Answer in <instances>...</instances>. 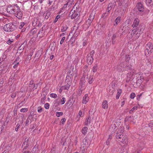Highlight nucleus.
Wrapping results in <instances>:
<instances>
[{"label": "nucleus", "mask_w": 153, "mask_h": 153, "mask_svg": "<svg viewBox=\"0 0 153 153\" xmlns=\"http://www.w3.org/2000/svg\"><path fill=\"white\" fill-rule=\"evenodd\" d=\"M150 52H151L150 50L148 48L147 49L146 48V49L145 51V53L146 55H148Z\"/></svg>", "instance_id": "nucleus-33"}, {"label": "nucleus", "mask_w": 153, "mask_h": 153, "mask_svg": "<svg viewBox=\"0 0 153 153\" xmlns=\"http://www.w3.org/2000/svg\"><path fill=\"white\" fill-rule=\"evenodd\" d=\"M68 28V27L66 25H63L61 29V31L63 32L65 31Z\"/></svg>", "instance_id": "nucleus-28"}, {"label": "nucleus", "mask_w": 153, "mask_h": 153, "mask_svg": "<svg viewBox=\"0 0 153 153\" xmlns=\"http://www.w3.org/2000/svg\"><path fill=\"white\" fill-rule=\"evenodd\" d=\"M51 14L50 12L49 11H47L44 13V15L45 16V19H48Z\"/></svg>", "instance_id": "nucleus-27"}, {"label": "nucleus", "mask_w": 153, "mask_h": 153, "mask_svg": "<svg viewBox=\"0 0 153 153\" xmlns=\"http://www.w3.org/2000/svg\"><path fill=\"white\" fill-rule=\"evenodd\" d=\"M28 110L27 108H22L20 110V111L22 112H26Z\"/></svg>", "instance_id": "nucleus-42"}, {"label": "nucleus", "mask_w": 153, "mask_h": 153, "mask_svg": "<svg viewBox=\"0 0 153 153\" xmlns=\"http://www.w3.org/2000/svg\"><path fill=\"white\" fill-rule=\"evenodd\" d=\"M69 15L71 16V18L73 19L77 18L78 14L77 12L75 11L74 10H72L69 13Z\"/></svg>", "instance_id": "nucleus-6"}, {"label": "nucleus", "mask_w": 153, "mask_h": 153, "mask_svg": "<svg viewBox=\"0 0 153 153\" xmlns=\"http://www.w3.org/2000/svg\"><path fill=\"white\" fill-rule=\"evenodd\" d=\"M89 100V97L88 96V95L87 94H86L83 97L82 102L83 104H85L88 102Z\"/></svg>", "instance_id": "nucleus-12"}, {"label": "nucleus", "mask_w": 153, "mask_h": 153, "mask_svg": "<svg viewBox=\"0 0 153 153\" xmlns=\"http://www.w3.org/2000/svg\"><path fill=\"white\" fill-rule=\"evenodd\" d=\"M16 27L13 23H8L5 25L4 27V29L5 31L10 32L14 30Z\"/></svg>", "instance_id": "nucleus-3"}, {"label": "nucleus", "mask_w": 153, "mask_h": 153, "mask_svg": "<svg viewBox=\"0 0 153 153\" xmlns=\"http://www.w3.org/2000/svg\"><path fill=\"white\" fill-rule=\"evenodd\" d=\"M65 9L63 8V7L61 8L60 9V10L59 12V14L60 13H61V12H62L63 11H63H65Z\"/></svg>", "instance_id": "nucleus-51"}, {"label": "nucleus", "mask_w": 153, "mask_h": 153, "mask_svg": "<svg viewBox=\"0 0 153 153\" xmlns=\"http://www.w3.org/2000/svg\"><path fill=\"white\" fill-rule=\"evenodd\" d=\"M68 4V3H67V4H65L64 5V6L63 7L65 9L67 7V6Z\"/></svg>", "instance_id": "nucleus-60"}, {"label": "nucleus", "mask_w": 153, "mask_h": 153, "mask_svg": "<svg viewBox=\"0 0 153 153\" xmlns=\"http://www.w3.org/2000/svg\"><path fill=\"white\" fill-rule=\"evenodd\" d=\"M95 51L94 50L91 51L90 53L88 54L87 58V62L89 65H91L93 61V56Z\"/></svg>", "instance_id": "nucleus-4"}, {"label": "nucleus", "mask_w": 153, "mask_h": 153, "mask_svg": "<svg viewBox=\"0 0 153 153\" xmlns=\"http://www.w3.org/2000/svg\"><path fill=\"white\" fill-rule=\"evenodd\" d=\"M116 37V34H114L113 35V36H112V44L114 43V42L115 41V39Z\"/></svg>", "instance_id": "nucleus-40"}, {"label": "nucleus", "mask_w": 153, "mask_h": 153, "mask_svg": "<svg viewBox=\"0 0 153 153\" xmlns=\"http://www.w3.org/2000/svg\"><path fill=\"white\" fill-rule=\"evenodd\" d=\"M130 56L128 55H126L125 56V59L126 62H128L130 60Z\"/></svg>", "instance_id": "nucleus-38"}, {"label": "nucleus", "mask_w": 153, "mask_h": 153, "mask_svg": "<svg viewBox=\"0 0 153 153\" xmlns=\"http://www.w3.org/2000/svg\"><path fill=\"white\" fill-rule=\"evenodd\" d=\"M143 31V28H140V27L134 29L131 31L130 36H128L129 39H130L133 38V40H136L140 36V34Z\"/></svg>", "instance_id": "nucleus-2"}, {"label": "nucleus", "mask_w": 153, "mask_h": 153, "mask_svg": "<svg viewBox=\"0 0 153 153\" xmlns=\"http://www.w3.org/2000/svg\"><path fill=\"white\" fill-rule=\"evenodd\" d=\"M137 107L136 106H134L130 110V111H132L133 112L134 110H136L137 109Z\"/></svg>", "instance_id": "nucleus-49"}, {"label": "nucleus", "mask_w": 153, "mask_h": 153, "mask_svg": "<svg viewBox=\"0 0 153 153\" xmlns=\"http://www.w3.org/2000/svg\"><path fill=\"white\" fill-rule=\"evenodd\" d=\"M118 139H119L118 140L124 144H127L128 143V140L126 136H123V135L122 137Z\"/></svg>", "instance_id": "nucleus-9"}, {"label": "nucleus", "mask_w": 153, "mask_h": 153, "mask_svg": "<svg viewBox=\"0 0 153 153\" xmlns=\"http://www.w3.org/2000/svg\"><path fill=\"white\" fill-rule=\"evenodd\" d=\"M16 96V94H13L11 95V97L12 98H14Z\"/></svg>", "instance_id": "nucleus-58"}, {"label": "nucleus", "mask_w": 153, "mask_h": 153, "mask_svg": "<svg viewBox=\"0 0 153 153\" xmlns=\"http://www.w3.org/2000/svg\"><path fill=\"white\" fill-rule=\"evenodd\" d=\"M93 78H91L88 81V83L90 84H91L93 82Z\"/></svg>", "instance_id": "nucleus-53"}, {"label": "nucleus", "mask_w": 153, "mask_h": 153, "mask_svg": "<svg viewBox=\"0 0 153 153\" xmlns=\"http://www.w3.org/2000/svg\"><path fill=\"white\" fill-rule=\"evenodd\" d=\"M145 48H148L150 50L151 52H152V51L153 49V45L152 43L149 42L146 45Z\"/></svg>", "instance_id": "nucleus-17"}, {"label": "nucleus", "mask_w": 153, "mask_h": 153, "mask_svg": "<svg viewBox=\"0 0 153 153\" xmlns=\"http://www.w3.org/2000/svg\"><path fill=\"white\" fill-rule=\"evenodd\" d=\"M34 84V81L33 80H31L30 81V83L29 85H33Z\"/></svg>", "instance_id": "nucleus-57"}, {"label": "nucleus", "mask_w": 153, "mask_h": 153, "mask_svg": "<svg viewBox=\"0 0 153 153\" xmlns=\"http://www.w3.org/2000/svg\"><path fill=\"white\" fill-rule=\"evenodd\" d=\"M120 19L121 18L120 17H118L116 18V19L115 20V24H114V25H118L120 22Z\"/></svg>", "instance_id": "nucleus-29"}, {"label": "nucleus", "mask_w": 153, "mask_h": 153, "mask_svg": "<svg viewBox=\"0 0 153 153\" xmlns=\"http://www.w3.org/2000/svg\"><path fill=\"white\" fill-rule=\"evenodd\" d=\"M25 25V23L23 22H21L20 25L19 26V29H22L24 26Z\"/></svg>", "instance_id": "nucleus-41"}, {"label": "nucleus", "mask_w": 153, "mask_h": 153, "mask_svg": "<svg viewBox=\"0 0 153 153\" xmlns=\"http://www.w3.org/2000/svg\"><path fill=\"white\" fill-rule=\"evenodd\" d=\"M124 132V127L120 126L119 131L117 132L116 135V137L117 139L121 138L123 137L122 133Z\"/></svg>", "instance_id": "nucleus-5"}, {"label": "nucleus", "mask_w": 153, "mask_h": 153, "mask_svg": "<svg viewBox=\"0 0 153 153\" xmlns=\"http://www.w3.org/2000/svg\"><path fill=\"white\" fill-rule=\"evenodd\" d=\"M7 11L8 13L13 14L18 18H21L23 15L22 11L20 7L17 4H9L7 7Z\"/></svg>", "instance_id": "nucleus-1"}, {"label": "nucleus", "mask_w": 153, "mask_h": 153, "mask_svg": "<svg viewBox=\"0 0 153 153\" xmlns=\"http://www.w3.org/2000/svg\"><path fill=\"white\" fill-rule=\"evenodd\" d=\"M142 93H141L139 95H138L137 96V99H138V98H140V97L142 95Z\"/></svg>", "instance_id": "nucleus-61"}, {"label": "nucleus", "mask_w": 153, "mask_h": 153, "mask_svg": "<svg viewBox=\"0 0 153 153\" xmlns=\"http://www.w3.org/2000/svg\"><path fill=\"white\" fill-rule=\"evenodd\" d=\"M60 17V16L59 15H57L56 17L55 18V20L54 21V22L55 23L58 20V19Z\"/></svg>", "instance_id": "nucleus-47"}, {"label": "nucleus", "mask_w": 153, "mask_h": 153, "mask_svg": "<svg viewBox=\"0 0 153 153\" xmlns=\"http://www.w3.org/2000/svg\"><path fill=\"white\" fill-rule=\"evenodd\" d=\"M3 80L0 81V86H1L2 84L3 83Z\"/></svg>", "instance_id": "nucleus-62"}, {"label": "nucleus", "mask_w": 153, "mask_h": 153, "mask_svg": "<svg viewBox=\"0 0 153 153\" xmlns=\"http://www.w3.org/2000/svg\"><path fill=\"white\" fill-rule=\"evenodd\" d=\"M44 29L43 27H42L41 29L40 30L38 34H40V33H42V31H43Z\"/></svg>", "instance_id": "nucleus-54"}, {"label": "nucleus", "mask_w": 153, "mask_h": 153, "mask_svg": "<svg viewBox=\"0 0 153 153\" xmlns=\"http://www.w3.org/2000/svg\"><path fill=\"white\" fill-rule=\"evenodd\" d=\"M13 64L14 65L13 66V68H16L19 64V62L16 61H14Z\"/></svg>", "instance_id": "nucleus-30"}, {"label": "nucleus", "mask_w": 153, "mask_h": 153, "mask_svg": "<svg viewBox=\"0 0 153 153\" xmlns=\"http://www.w3.org/2000/svg\"><path fill=\"white\" fill-rule=\"evenodd\" d=\"M23 153H30V151H25L23 152Z\"/></svg>", "instance_id": "nucleus-64"}, {"label": "nucleus", "mask_w": 153, "mask_h": 153, "mask_svg": "<svg viewBox=\"0 0 153 153\" xmlns=\"http://www.w3.org/2000/svg\"><path fill=\"white\" fill-rule=\"evenodd\" d=\"M146 4L149 7H152L153 5V2L152 0H146Z\"/></svg>", "instance_id": "nucleus-21"}, {"label": "nucleus", "mask_w": 153, "mask_h": 153, "mask_svg": "<svg viewBox=\"0 0 153 153\" xmlns=\"http://www.w3.org/2000/svg\"><path fill=\"white\" fill-rule=\"evenodd\" d=\"M109 12H108L106 11V12L103 14L102 16L104 18H105L107 16L109 13Z\"/></svg>", "instance_id": "nucleus-39"}, {"label": "nucleus", "mask_w": 153, "mask_h": 153, "mask_svg": "<svg viewBox=\"0 0 153 153\" xmlns=\"http://www.w3.org/2000/svg\"><path fill=\"white\" fill-rule=\"evenodd\" d=\"M75 27H74L73 30L71 32V33H74V37H77L79 34V32L77 29Z\"/></svg>", "instance_id": "nucleus-10"}, {"label": "nucleus", "mask_w": 153, "mask_h": 153, "mask_svg": "<svg viewBox=\"0 0 153 153\" xmlns=\"http://www.w3.org/2000/svg\"><path fill=\"white\" fill-rule=\"evenodd\" d=\"M102 108L105 109H107L108 107V102L107 100L103 101L102 103Z\"/></svg>", "instance_id": "nucleus-19"}, {"label": "nucleus", "mask_w": 153, "mask_h": 153, "mask_svg": "<svg viewBox=\"0 0 153 153\" xmlns=\"http://www.w3.org/2000/svg\"><path fill=\"white\" fill-rule=\"evenodd\" d=\"M88 128L87 127H84L82 129V132L84 135H86L88 130Z\"/></svg>", "instance_id": "nucleus-26"}, {"label": "nucleus", "mask_w": 153, "mask_h": 153, "mask_svg": "<svg viewBox=\"0 0 153 153\" xmlns=\"http://www.w3.org/2000/svg\"><path fill=\"white\" fill-rule=\"evenodd\" d=\"M91 121V117L90 116H88L87 118L86 119L84 122V124L85 126H87L90 124Z\"/></svg>", "instance_id": "nucleus-20"}, {"label": "nucleus", "mask_w": 153, "mask_h": 153, "mask_svg": "<svg viewBox=\"0 0 153 153\" xmlns=\"http://www.w3.org/2000/svg\"><path fill=\"white\" fill-rule=\"evenodd\" d=\"M131 118V117H126V118L125 119V121H127L128 120V119H129V118Z\"/></svg>", "instance_id": "nucleus-59"}, {"label": "nucleus", "mask_w": 153, "mask_h": 153, "mask_svg": "<svg viewBox=\"0 0 153 153\" xmlns=\"http://www.w3.org/2000/svg\"><path fill=\"white\" fill-rule=\"evenodd\" d=\"M65 121H66V119L64 118H62L61 119V121L62 122V124H63L65 122Z\"/></svg>", "instance_id": "nucleus-55"}, {"label": "nucleus", "mask_w": 153, "mask_h": 153, "mask_svg": "<svg viewBox=\"0 0 153 153\" xmlns=\"http://www.w3.org/2000/svg\"><path fill=\"white\" fill-rule=\"evenodd\" d=\"M137 7L138 10L140 12L143 11L144 7L143 5L141 3H138L137 5Z\"/></svg>", "instance_id": "nucleus-14"}, {"label": "nucleus", "mask_w": 153, "mask_h": 153, "mask_svg": "<svg viewBox=\"0 0 153 153\" xmlns=\"http://www.w3.org/2000/svg\"><path fill=\"white\" fill-rule=\"evenodd\" d=\"M83 115L82 114V111H81L80 110L78 113V114L76 118V120L78 121L79 120L80 117H83Z\"/></svg>", "instance_id": "nucleus-22"}, {"label": "nucleus", "mask_w": 153, "mask_h": 153, "mask_svg": "<svg viewBox=\"0 0 153 153\" xmlns=\"http://www.w3.org/2000/svg\"><path fill=\"white\" fill-rule=\"evenodd\" d=\"M66 101V99L65 98H62L61 100V102H62V104H63L65 103V102Z\"/></svg>", "instance_id": "nucleus-46"}, {"label": "nucleus", "mask_w": 153, "mask_h": 153, "mask_svg": "<svg viewBox=\"0 0 153 153\" xmlns=\"http://www.w3.org/2000/svg\"><path fill=\"white\" fill-rule=\"evenodd\" d=\"M6 57V56L5 54H4L2 55V57L0 58V63L4 60V58Z\"/></svg>", "instance_id": "nucleus-37"}, {"label": "nucleus", "mask_w": 153, "mask_h": 153, "mask_svg": "<svg viewBox=\"0 0 153 153\" xmlns=\"http://www.w3.org/2000/svg\"><path fill=\"white\" fill-rule=\"evenodd\" d=\"M140 74H141V75L140 76H138L137 78V81L139 83H141L143 82L144 79L143 76H142V74H141V73H140L139 75H140Z\"/></svg>", "instance_id": "nucleus-23"}, {"label": "nucleus", "mask_w": 153, "mask_h": 153, "mask_svg": "<svg viewBox=\"0 0 153 153\" xmlns=\"http://www.w3.org/2000/svg\"><path fill=\"white\" fill-rule=\"evenodd\" d=\"M28 141L29 138H26L25 139V141L23 143L22 145V147H23V148L26 149L28 147L29 144Z\"/></svg>", "instance_id": "nucleus-11"}, {"label": "nucleus", "mask_w": 153, "mask_h": 153, "mask_svg": "<svg viewBox=\"0 0 153 153\" xmlns=\"http://www.w3.org/2000/svg\"><path fill=\"white\" fill-rule=\"evenodd\" d=\"M109 138L108 139V140L106 142V144L107 145H108L109 143V141H108Z\"/></svg>", "instance_id": "nucleus-63"}, {"label": "nucleus", "mask_w": 153, "mask_h": 153, "mask_svg": "<svg viewBox=\"0 0 153 153\" xmlns=\"http://www.w3.org/2000/svg\"><path fill=\"white\" fill-rule=\"evenodd\" d=\"M46 99V97L45 96H44V97H43L41 99V102L42 103H44V100Z\"/></svg>", "instance_id": "nucleus-44"}, {"label": "nucleus", "mask_w": 153, "mask_h": 153, "mask_svg": "<svg viewBox=\"0 0 153 153\" xmlns=\"http://www.w3.org/2000/svg\"><path fill=\"white\" fill-rule=\"evenodd\" d=\"M97 67L96 66H94L93 68L92 69V70L93 71L94 73L96 72L97 70Z\"/></svg>", "instance_id": "nucleus-45"}, {"label": "nucleus", "mask_w": 153, "mask_h": 153, "mask_svg": "<svg viewBox=\"0 0 153 153\" xmlns=\"http://www.w3.org/2000/svg\"><path fill=\"white\" fill-rule=\"evenodd\" d=\"M71 85V83L70 82H68L66 85L62 86L60 88V90H68L69 88Z\"/></svg>", "instance_id": "nucleus-15"}, {"label": "nucleus", "mask_w": 153, "mask_h": 153, "mask_svg": "<svg viewBox=\"0 0 153 153\" xmlns=\"http://www.w3.org/2000/svg\"><path fill=\"white\" fill-rule=\"evenodd\" d=\"M126 67H123V68L124 69H125L126 70H127L128 69H129L131 68V65H130L129 64H126Z\"/></svg>", "instance_id": "nucleus-31"}, {"label": "nucleus", "mask_w": 153, "mask_h": 153, "mask_svg": "<svg viewBox=\"0 0 153 153\" xmlns=\"http://www.w3.org/2000/svg\"><path fill=\"white\" fill-rule=\"evenodd\" d=\"M49 104L48 103H46L45 105V109H48L49 108Z\"/></svg>", "instance_id": "nucleus-43"}, {"label": "nucleus", "mask_w": 153, "mask_h": 153, "mask_svg": "<svg viewBox=\"0 0 153 153\" xmlns=\"http://www.w3.org/2000/svg\"><path fill=\"white\" fill-rule=\"evenodd\" d=\"M50 97L53 98H56L57 97V95L54 93H51L50 94Z\"/></svg>", "instance_id": "nucleus-35"}, {"label": "nucleus", "mask_w": 153, "mask_h": 153, "mask_svg": "<svg viewBox=\"0 0 153 153\" xmlns=\"http://www.w3.org/2000/svg\"><path fill=\"white\" fill-rule=\"evenodd\" d=\"M63 114V113L62 112H56V115L57 117H59L62 116Z\"/></svg>", "instance_id": "nucleus-32"}, {"label": "nucleus", "mask_w": 153, "mask_h": 153, "mask_svg": "<svg viewBox=\"0 0 153 153\" xmlns=\"http://www.w3.org/2000/svg\"><path fill=\"white\" fill-rule=\"evenodd\" d=\"M125 100H123L121 103V105L122 107H123V105L125 104Z\"/></svg>", "instance_id": "nucleus-56"}, {"label": "nucleus", "mask_w": 153, "mask_h": 153, "mask_svg": "<svg viewBox=\"0 0 153 153\" xmlns=\"http://www.w3.org/2000/svg\"><path fill=\"white\" fill-rule=\"evenodd\" d=\"M126 64L124 65L123 63H121L120 65L118 66L117 68L119 71H123L126 70L124 69L123 67H126Z\"/></svg>", "instance_id": "nucleus-16"}, {"label": "nucleus", "mask_w": 153, "mask_h": 153, "mask_svg": "<svg viewBox=\"0 0 153 153\" xmlns=\"http://www.w3.org/2000/svg\"><path fill=\"white\" fill-rule=\"evenodd\" d=\"M13 42V39H9L8 40L7 42V43L8 45H10Z\"/></svg>", "instance_id": "nucleus-34"}, {"label": "nucleus", "mask_w": 153, "mask_h": 153, "mask_svg": "<svg viewBox=\"0 0 153 153\" xmlns=\"http://www.w3.org/2000/svg\"><path fill=\"white\" fill-rule=\"evenodd\" d=\"M139 20L138 18H136L133 22V24L132 25V27H137L139 25Z\"/></svg>", "instance_id": "nucleus-13"}, {"label": "nucleus", "mask_w": 153, "mask_h": 153, "mask_svg": "<svg viewBox=\"0 0 153 153\" xmlns=\"http://www.w3.org/2000/svg\"><path fill=\"white\" fill-rule=\"evenodd\" d=\"M135 96L136 94L134 93H132L130 95V97L131 99H133L135 97Z\"/></svg>", "instance_id": "nucleus-36"}, {"label": "nucleus", "mask_w": 153, "mask_h": 153, "mask_svg": "<svg viewBox=\"0 0 153 153\" xmlns=\"http://www.w3.org/2000/svg\"><path fill=\"white\" fill-rule=\"evenodd\" d=\"M116 4V2L109 3L108 6V7L106 9V11L108 12H109L111 9L113 8H114L115 7Z\"/></svg>", "instance_id": "nucleus-8"}, {"label": "nucleus", "mask_w": 153, "mask_h": 153, "mask_svg": "<svg viewBox=\"0 0 153 153\" xmlns=\"http://www.w3.org/2000/svg\"><path fill=\"white\" fill-rule=\"evenodd\" d=\"M42 111V108L41 107H39L38 108V111L39 113L41 112Z\"/></svg>", "instance_id": "nucleus-50"}, {"label": "nucleus", "mask_w": 153, "mask_h": 153, "mask_svg": "<svg viewBox=\"0 0 153 153\" xmlns=\"http://www.w3.org/2000/svg\"><path fill=\"white\" fill-rule=\"evenodd\" d=\"M122 90L120 89H118L117 90V93L116 95V98L117 99H118L122 93Z\"/></svg>", "instance_id": "nucleus-24"}, {"label": "nucleus", "mask_w": 153, "mask_h": 153, "mask_svg": "<svg viewBox=\"0 0 153 153\" xmlns=\"http://www.w3.org/2000/svg\"><path fill=\"white\" fill-rule=\"evenodd\" d=\"M19 127V124H17L16 126V128L15 129V130L17 131H18V129Z\"/></svg>", "instance_id": "nucleus-52"}, {"label": "nucleus", "mask_w": 153, "mask_h": 153, "mask_svg": "<svg viewBox=\"0 0 153 153\" xmlns=\"http://www.w3.org/2000/svg\"><path fill=\"white\" fill-rule=\"evenodd\" d=\"M94 18V16L93 15H90L89 18L86 21L85 23V25L87 27H88L90 26Z\"/></svg>", "instance_id": "nucleus-7"}, {"label": "nucleus", "mask_w": 153, "mask_h": 153, "mask_svg": "<svg viewBox=\"0 0 153 153\" xmlns=\"http://www.w3.org/2000/svg\"><path fill=\"white\" fill-rule=\"evenodd\" d=\"M65 36L63 37L62 38V39H61L60 41V44L61 45L63 43V42H64V41L65 40Z\"/></svg>", "instance_id": "nucleus-48"}, {"label": "nucleus", "mask_w": 153, "mask_h": 153, "mask_svg": "<svg viewBox=\"0 0 153 153\" xmlns=\"http://www.w3.org/2000/svg\"><path fill=\"white\" fill-rule=\"evenodd\" d=\"M117 126L114 123H113L111 126L110 128V130L112 131V132H114L117 130Z\"/></svg>", "instance_id": "nucleus-18"}, {"label": "nucleus", "mask_w": 153, "mask_h": 153, "mask_svg": "<svg viewBox=\"0 0 153 153\" xmlns=\"http://www.w3.org/2000/svg\"><path fill=\"white\" fill-rule=\"evenodd\" d=\"M85 82V78L84 77H82L81 78L80 84L81 85V88H82L84 86Z\"/></svg>", "instance_id": "nucleus-25"}]
</instances>
